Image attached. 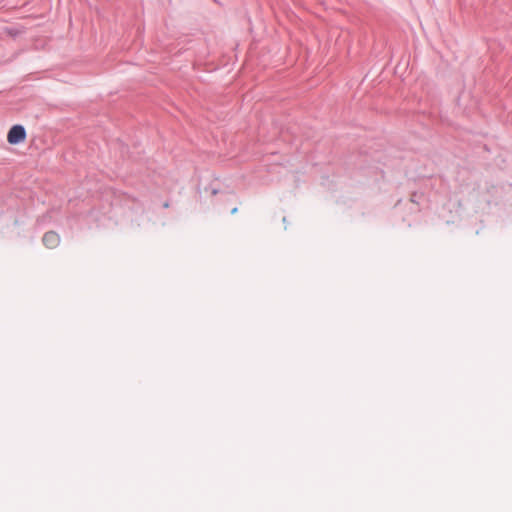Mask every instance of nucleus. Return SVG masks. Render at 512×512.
I'll use <instances>...</instances> for the list:
<instances>
[{"label":"nucleus","instance_id":"1","mask_svg":"<svg viewBox=\"0 0 512 512\" xmlns=\"http://www.w3.org/2000/svg\"><path fill=\"white\" fill-rule=\"evenodd\" d=\"M27 133L23 125H13L7 134V141L11 145H17L26 140Z\"/></svg>","mask_w":512,"mask_h":512},{"label":"nucleus","instance_id":"2","mask_svg":"<svg viewBox=\"0 0 512 512\" xmlns=\"http://www.w3.org/2000/svg\"><path fill=\"white\" fill-rule=\"evenodd\" d=\"M42 242L48 249H54L60 244V236L55 231H48L44 233Z\"/></svg>","mask_w":512,"mask_h":512},{"label":"nucleus","instance_id":"3","mask_svg":"<svg viewBox=\"0 0 512 512\" xmlns=\"http://www.w3.org/2000/svg\"><path fill=\"white\" fill-rule=\"evenodd\" d=\"M417 198H418V193H417V192H413V193L411 194L410 201H411V202H413V203H418Z\"/></svg>","mask_w":512,"mask_h":512},{"label":"nucleus","instance_id":"4","mask_svg":"<svg viewBox=\"0 0 512 512\" xmlns=\"http://www.w3.org/2000/svg\"><path fill=\"white\" fill-rule=\"evenodd\" d=\"M221 194L223 196H225L226 199L234 196V193H232V192H224V193H221Z\"/></svg>","mask_w":512,"mask_h":512},{"label":"nucleus","instance_id":"5","mask_svg":"<svg viewBox=\"0 0 512 512\" xmlns=\"http://www.w3.org/2000/svg\"><path fill=\"white\" fill-rule=\"evenodd\" d=\"M237 211H238V208H237V207H234V208H232L231 213H232V214H235V213H237Z\"/></svg>","mask_w":512,"mask_h":512},{"label":"nucleus","instance_id":"6","mask_svg":"<svg viewBox=\"0 0 512 512\" xmlns=\"http://www.w3.org/2000/svg\"><path fill=\"white\" fill-rule=\"evenodd\" d=\"M217 193H218V191H217L216 189H213V190H212V194H213V195H215V194H217Z\"/></svg>","mask_w":512,"mask_h":512}]
</instances>
